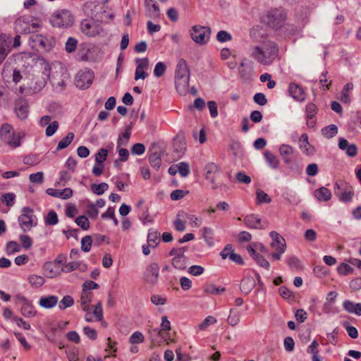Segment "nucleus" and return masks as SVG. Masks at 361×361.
<instances>
[{"label": "nucleus", "mask_w": 361, "mask_h": 361, "mask_svg": "<svg viewBox=\"0 0 361 361\" xmlns=\"http://www.w3.org/2000/svg\"><path fill=\"white\" fill-rule=\"evenodd\" d=\"M279 54L277 45L273 42H265L253 47L252 56L260 64L268 66L273 63Z\"/></svg>", "instance_id": "f257e3e1"}, {"label": "nucleus", "mask_w": 361, "mask_h": 361, "mask_svg": "<svg viewBox=\"0 0 361 361\" xmlns=\"http://www.w3.org/2000/svg\"><path fill=\"white\" fill-rule=\"evenodd\" d=\"M286 18L287 13L281 7L270 8L264 11L260 16L261 22L274 30L281 28Z\"/></svg>", "instance_id": "f03ea898"}, {"label": "nucleus", "mask_w": 361, "mask_h": 361, "mask_svg": "<svg viewBox=\"0 0 361 361\" xmlns=\"http://www.w3.org/2000/svg\"><path fill=\"white\" fill-rule=\"evenodd\" d=\"M190 68L183 59L178 61L175 72L176 89L179 94L185 95L189 91Z\"/></svg>", "instance_id": "7ed1b4c3"}, {"label": "nucleus", "mask_w": 361, "mask_h": 361, "mask_svg": "<svg viewBox=\"0 0 361 361\" xmlns=\"http://www.w3.org/2000/svg\"><path fill=\"white\" fill-rule=\"evenodd\" d=\"M49 77L52 85L61 90L66 86V82L68 80L69 75L65 67L58 64L51 68Z\"/></svg>", "instance_id": "20e7f679"}, {"label": "nucleus", "mask_w": 361, "mask_h": 361, "mask_svg": "<svg viewBox=\"0 0 361 361\" xmlns=\"http://www.w3.org/2000/svg\"><path fill=\"white\" fill-rule=\"evenodd\" d=\"M74 22V17L71 11L63 9L55 12L50 18V23L54 27H68Z\"/></svg>", "instance_id": "39448f33"}, {"label": "nucleus", "mask_w": 361, "mask_h": 361, "mask_svg": "<svg viewBox=\"0 0 361 361\" xmlns=\"http://www.w3.org/2000/svg\"><path fill=\"white\" fill-rule=\"evenodd\" d=\"M211 33L209 27L200 25H193L190 30L192 39L200 45H204L209 42Z\"/></svg>", "instance_id": "423d86ee"}, {"label": "nucleus", "mask_w": 361, "mask_h": 361, "mask_svg": "<svg viewBox=\"0 0 361 361\" xmlns=\"http://www.w3.org/2000/svg\"><path fill=\"white\" fill-rule=\"evenodd\" d=\"M334 192L339 200L344 202L351 201L354 195L353 188L348 183L343 180H338L336 182Z\"/></svg>", "instance_id": "0eeeda50"}, {"label": "nucleus", "mask_w": 361, "mask_h": 361, "mask_svg": "<svg viewBox=\"0 0 361 361\" xmlns=\"http://www.w3.org/2000/svg\"><path fill=\"white\" fill-rule=\"evenodd\" d=\"M0 134L2 140L13 147L20 146V139L24 136V135L20 136V134L16 135L13 127L8 123L2 125Z\"/></svg>", "instance_id": "6e6552de"}, {"label": "nucleus", "mask_w": 361, "mask_h": 361, "mask_svg": "<svg viewBox=\"0 0 361 361\" xmlns=\"http://www.w3.org/2000/svg\"><path fill=\"white\" fill-rule=\"evenodd\" d=\"M30 42L32 48L37 50L49 51L54 44V39L39 34H33L30 37Z\"/></svg>", "instance_id": "1a4fd4ad"}, {"label": "nucleus", "mask_w": 361, "mask_h": 361, "mask_svg": "<svg viewBox=\"0 0 361 361\" xmlns=\"http://www.w3.org/2000/svg\"><path fill=\"white\" fill-rule=\"evenodd\" d=\"M94 77V73L90 69L80 70L75 75V85L80 89H87L92 85Z\"/></svg>", "instance_id": "9d476101"}, {"label": "nucleus", "mask_w": 361, "mask_h": 361, "mask_svg": "<svg viewBox=\"0 0 361 361\" xmlns=\"http://www.w3.org/2000/svg\"><path fill=\"white\" fill-rule=\"evenodd\" d=\"M22 212L23 213L18 216V222L20 228L24 232H26L36 225V223L34 222L35 216L33 214V209L30 207H23Z\"/></svg>", "instance_id": "9b49d317"}, {"label": "nucleus", "mask_w": 361, "mask_h": 361, "mask_svg": "<svg viewBox=\"0 0 361 361\" xmlns=\"http://www.w3.org/2000/svg\"><path fill=\"white\" fill-rule=\"evenodd\" d=\"M80 30L88 37H94L102 32V25L93 19H84L80 23Z\"/></svg>", "instance_id": "f8f14e48"}, {"label": "nucleus", "mask_w": 361, "mask_h": 361, "mask_svg": "<svg viewBox=\"0 0 361 361\" xmlns=\"http://www.w3.org/2000/svg\"><path fill=\"white\" fill-rule=\"evenodd\" d=\"M204 171L206 179L213 185L212 188H217L220 185L218 180L221 176L219 166L214 163H209L205 166Z\"/></svg>", "instance_id": "ddd939ff"}, {"label": "nucleus", "mask_w": 361, "mask_h": 361, "mask_svg": "<svg viewBox=\"0 0 361 361\" xmlns=\"http://www.w3.org/2000/svg\"><path fill=\"white\" fill-rule=\"evenodd\" d=\"M150 154L149 161L152 167L157 170L159 169L161 164V155L164 152L163 149L157 145H153L149 149Z\"/></svg>", "instance_id": "4468645a"}, {"label": "nucleus", "mask_w": 361, "mask_h": 361, "mask_svg": "<svg viewBox=\"0 0 361 361\" xmlns=\"http://www.w3.org/2000/svg\"><path fill=\"white\" fill-rule=\"evenodd\" d=\"M159 276V267L157 263L150 264L147 268L145 275V281L149 284L154 285Z\"/></svg>", "instance_id": "2eb2a0df"}, {"label": "nucleus", "mask_w": 361, "mask_h": 361, "mask_svg": "<svg viewBox=\"0 0 361 361\" xmlns=\"http://www.w3.org/2000/svg\"><path fill=\"white\" fill-rule=\"evenodd\" d=\"M269 235L272 239L270 244L271 248L280 252H285L286 247L285 239L276 231H271Z\"/></svg>", "instance_id": "dca6fc26"}, {"label": "nucleus", "mask_w": 361, "mask_h": 361, "mask_svg": "<svg viewBox=\"0 0 361 361\" xmlns=\"http://www.w3.org/2000/svg\"><path fill=\"white\" fill-rule=\"evenodd\" d=\"M15 110L17 116L20 119L24 120L27 118L29 112V105L27 101L23 98H19L16 102Z\"/></svg>", "instance_id": "f3484780"}, {"label": "nucleus", "mask_w": 361, "mask_h": 361, "mask_svg": "<svg viewBox=\"0 0 361 361\" xmlns=\"http://www.w3.org/2000/svg\"><path fill=\"white\" fill-rule=\"evenodd\" d=\"M307 116V125L309 128H314L316 125L315 116L318 112V108L314 103H308L305 109Z\"/></svg>", "instance_id": "a211bd4d"}, {"label": "nucleus", "mask_w": 361, "mask_h": 361, "mask_svg": "<svg viewBox=\"0 0 361 361\" xmlns=\"http://www.w3.org/2000/svg\"><path fill=\"white\" fill-rule=\"evenodd\" d=\"M289 93L290 95L295 100L298 102H302L305 99V92L303 88L299 85L291 82L289 85Z\"/></svg>", "instance_id": "6ab92c4d"}, {"label": "nucleus", "mask_w": 361, "mask_h": 361, "mask_svg": "<svg viewBox=\"0 0 361 361\" xmlns=\"http://www.w3.org/2000/svg\"><path fill=\"white\" fill-rule=\"evenodd\" d=\"M145 7L147 15L152 18H157L160 16V10L155 0H145Z\"/></svg>", "instance_id": "aec40b11"}, {"label": "nucleus", "mask_w": 361, "mask_h": 361, "mask_svg": "<svg viewBox=\"0 0 361 361\" xmlns=\"http://www.w3.org/2000/svg\"><path fill=\"white\" fill-rule=\"evenodd\" d=\"M46 192L52 197H60L64 200L68 199L73 195V191L71 188H65L62 190H59L54 188H48Z\"/></svg>", "instance_id": "412c9836"}, {"label": "nucleus", "mask_w": 361, "mask_h": 361, "mask_svg": "<svg viewBox=\"0 0 361 361\" xmlns=\"http://www.w3.org/2000/svg\"><path fill=\"white\" fill-rule=\"evenodd\" d=\"M44 270L47 277L54 278L60 275L63 269L57 266L56 263L48 262L44 266Z\"/></svg>", "instance_id": "4be33fe9"}, {"label": "nucleus", "mask_w": 361, "mask_h": 361, "mask_svg": "<svg viewBox=\"0 0 361 361\" xmlns=\"http://www.w3.org/2000/svg\"><path fill=\"white\" fill-rule=\"evenodd\" d=\"M23 304L21 307V314L27 318H32L36 315V311L34 310V307L24 297L19 298Z\"/></svg>", "instance_id": "5701e85b"}, {"label": "nucleus", "mask_w": 361, "mask_h": 361, "mask_svg": "<svg viewBox=\"0 0 361 361\" xmlns=\"http://www.w3.org/2000/svg\"><path fill=\"white\" fill-rule=\"evenodd\" d=\"M58 298L55 295H49L47 297H42L39 299V305L45 308V309H50L56 306V305L58 303Z\"/></svg>", "instance_id": "b1692460"}, {"label": "nucleus", "mask_w": 361, "mask_h": 361, "mask_svg": "<svg viewBox=\"0 0 361 361\" xmlns=\"http://www.w3.org/2000/svg\"><path fill=\"white\" fill-rule=\"evenodd\" d=\"M9 44L10 42L6 39L5 36L0 35V64L10 51Z\"/></svg>", "instance_id": "393cba45"}, {"label": "nucleus", "mask_w": 361, "mask_h": 361, "mask_svg": "<svg viewBox=\"0 0 361 361\" xmlns=\"http://www.w3.org/2000/svg\"><path fill=\"white\" fill-rule=\"evenodd\" d=\"M343 306L348 312L361 316V303H354L352 301L345 300Z\"/></svg>", "instance_id": "a878e982"}, {"label": "nucleus", "mask_w": 361, "mask_h": 361, "mask_svg": "<svg viewBox=\"0 0 361 361\" xmlns=\"http://www.w3.org/2000/svg\"><path fill=\"white\" fill-rule=\"evenodd\" d=\"M93 294L91 292H87L86 290L82 291L80 302L82 310L85 312H87L90 310V304L92 301Z\"/></svg>", "instance_id": "bb28decb"}, {"label": "nucleus", "mask_w": 361, "mask_h": 361, "mask_svg": "<svg viewBox=\"0 0 361 361\" xmlns=\"http://www.w3.org/2000/svg\"><path fill=\"white\" fill-rule=\"evenodd\" d=\"M160 233L157 230L150 229L147 235V243L152 248L157 247L159 243Z\"/></svg>", "instance_id": "cd10ccee"}, {"label": "nucleus", "mask_w": 361, "mask_h": 361, "mask_svg": "<svg viewBox=\"0 0 361 361\" xmlns=\"http://www.w3.org/2000/svg\"><path fill=\"white\" fill-rule=\"evenodd\" d=\"M314 196L319 201L326 202L331 198V192L328 188L322 187L314 191Z\"/></svg>", "instance_id": "c85d7f7f"}, {"label": "nucleus", "mask_w": 361, "mask_h": 361, "mask_svg": "<svg viewBox=\"0 0 361 361\" xmlns=\"http://www.w3.org/2000/svg\"><path fill=\"white\" fill-rule=\"evenodd\" d=\"M279 152L286 163L291 162L292 155L293 154V149L291 146L282 145L279 148Z\"/></svg>", "instance_id": "c756f323"}, {"label": "nucleus", "mask_w": 361, "mask_h": 361, "mask_svg": "<svg viewBox=\"0 0 361 361\" xmlns=\"http://www.w3.org/2000/svg\"><path fill=\"white\" fill-rule=\"evenodd\" d=\"M268 222L267 221H264L257 215H250V227L254 228H264L267 226Z\"/></svg>", "instance_id": "7c9ffc66"}, {"label": "nucleus", "mask_w": 361, "mask_h": 361, "mask_svg": "<svg viewBox=\"0 0 361 361\" xmlns=\"http://www.w3.org/2000/svg\"><path fill=\"white\" fill-rule=\"evenodd\" d=\"M271 202V197L262 190L257 189L256 190V204L259 205L261 204H269Z\"/></svg>", "instance_id": "2f4dec72"}, {"label": "nucleus", "mask_w": 361, "mask_h": 361, "mask_svg": "<svg viewBox=\"0 0 361 361\" xmlns=\"http://www.w3.org/2000/svg\"><path fill=\"white\" fill-rule=\"evenodd\" d=\"M187 260V257L182 258L173 257L171 264L175 269L183 271L186 269Z\"/></svg>", "instance_id": "473e14b6"}, {"label": "nucleus", "mask_w": 361, "mask_h": 361, "mask_svg": "<svg viewBox=\"0 0 361 361\" xmlns=\"http://www.w3.org/2000/svg\"><path fill=\"white\" fill-rule=\"evenodd\" d=\"M264 157L269 165L273 169H277L279 165V161L277 157L269 151L264 152Z\"/></svg>", "instance_id": "72a5a7b5"}, {"label": "nucleus", "mask_w": 361, "mask_h": 361, "mask_svg": "<svg viewBox=\"0 0 361 361\" xmlns=\"http://www.w3.org/2000/svg\"><path fill=\"white\" fill-rule=\"evenodd\" d=\"M353 89V85L351 82L347 83L341 92L340 99L343 103H348L350 100L349 92Z\"/></svg>", "instance_id": "f704fd0d"}, {"label": "nucleus", "mask_w": 361, "mask_h": 361, "mask_svg": "<svg viewBox=\"0 0 361 361\" xmlns=\"http://www.w3.org/2000/svg\"><path fill=\"white\" fill-rule=\"evenodd\" d=\"M28 281L32 287L39 288L44 283L45 280L41 276L33 274L28 277Z\"/></svg>", "instance_id": "c9c22d12"}, {"label": "nucleus", "mask_w": 361, "mask_h": 361, "mask_svg": "<svg viewBox=\"0 0 361 361\" xmlns=\"http://www.w3.org/2000/svg\"><path fill=\"white\" fill-rule=\"evenodd\" d=\"M73 133H68L67 135L63 137L58 144L57 149L61 150L67 147L73 140Z\"/></svg>", "instance_id": "e433bc0d"}, {"label": "nucleus", "mask_w": 361, "mask_h": 361, "mask_svg": "<svg viewBox=\"0 0 361 361\" xmlns=\"http://www.w3.org/2000/svg\"><path fill=\"white\" fill-rule=\"evenodd\" d=\"M322 133L326 138H331L337 134L338 128L336 125L332 124L324 128Z\"/></svg>", "instance_id": "4c0bfd02"}, {"label": "nucleus", "mask_w": 361, "mask_h": 361, "mask_svg": "<svg viewBox=\"0 0 361 361\" xmlns=\"http://www.w3.org/2000/svg\"><path fill=\"white\" fill-rule=\"evenodd\" d=\"M108 188H109V185L106 183H102L98 185H97V184L91 185L92 191L97 195H102Z\"/></svg>", "instance_id": "58836bf2"}, {"label": "nucleus", "mask_w": 361, "mask_h": 361, "mask_svg": "<svg viewBox=\"0 0 361 361\" xmlns=\"http://www.w3.org/2000/svg\"><path fill=\"white\" fill-rule=\"evenodd\" d=\"M259 251L262 253L267 252V249L264 245L259 243H252L250 245V255H255L259 254L257 252Z\"/></svg>", "instance_id": "ea45409f"}, {"label": "nucleus", "mask_w": 361, "mask_h": 361, "mask_svg": "<svg viewBox=\"0 0 361 361\" xmlns=\"http://www.w3.org/2000/svg\"><path fill=\"white\" fill-rule=\"evenodd\" d=\"M74 303V300L71 295L64 296L59 303V308L63 310L71 307Z\"/></svg>", "instance_id": "a19ab883"}, {"label": "nucleus", "mask_w": 361, "mask_h": 361, "mask_svg": "<svg viewBox=\"0 0 361 361\" xmlns=\"http://www.w3.org/2000/svg\"><path fill=\"white\" fill-rule=\"evenodd\" d=\"M240 322L239 312L235 309H231L228 322L231 326H235Z\"/></svg>", "instance_id": "79ce46f5"}, {"label": "nucleus", "mask_w": 361, "mask_h": 361, "mask_svg": "<svg viewBox=\"0 0 361 361\" xmlns=\"http://www.w3.org/2000/svg\"><path fill=\"white\" fill-rule=\"evenodd\" d=\"M75 222L82 230L86 231L90 228V221H89L87 217L85 215H81V216H79L78 217H77L75 220Z\"/></svg>", "instance_id": "37998d69"}, {"label": "nucleus", "mask_w": 361, "mask_h": 361, "mask_svg": "<svg viewBox=\"0 0 361 361\" xmlns=\"http://www.w3.org/2000/svg\"><path fill=\"white\" fill-rule=\"evenodd\" d=\"M20 250V245L16 241H9L6 247V252L8 255H12Z\"/></svg>", "instance_id": "c03bdc74"}, {"label": "nucleus", "mask_w": 361, "mask_h": 361, "mask_svg": "<svg viewBox=\"0 0 361 361\" xmlns=\"http://www.w3.org/2000/svg\"><path fill=\"white\" fill-rule=\"evenodd\" d=\"M288 264L292 269L300 270L302 269V266L300 260L295 257H290L287 259Z\"/></svg>", "instance_id": "a18cd8bd"}, {"label": "nucleus", "mask_w": 361, "mask_h": 361, "mask_svg": "<svg viewBox=\"0 0 361 361\" xmlns=\"http://www.w3.org/2000/svg\"><path fill=\"white\" fill-rule=\"evenodd\" d=\"M92 240L90 235H86L81 240V249L82 251L87 252L92 247Z\"/></svg>", "instance_id": "49530a36"}, {"label": "nucleus", "mask_w": 361, "mask_h": 361, "mask_svg": "<svg viewBox=\"0 0 361 361\" xmlns=\"http://www.w3.org/2000/svg\"><path fill=\"white\" fill-rule=\"evenodd\" d=\"M107 155V149L104 148L100 149L95 155V161L97 164H103V162L106 159Z\"/></svg>", "instance_id": "de8ad7c7"}, {"label": "nucleus", "mask_w": 361, "mask_h": 361, "mask_svg": "<svg viewBox=\"0 0 361 361\" xmlns=\"http://www.w3.org/2000/svg\"><path fill=\"white\" fill-rule=\"evenodd\" d=\"M35 84L30 85V88L33 90L34 92L40 91L46 85V80L44 78H35Z\"/></svg>", "instance_id": "09e8293b"}, {"label": "nucleus", "mask_w": 361, "mask_h": 361, "mask_svg": "<svg viewBox=\"0 0 361 361\" xmlns=\"http://www.w3.org/2000/svg\"><path fill=\"white\" fill-rule=\"evenodd\" d=\"M166 66L163 62H158L154 69V74L156 77H161L166 72Z\"/></svg>", "instance_id": "8fccbe9b"}, {"label": "nucleus", "mask_w": 361, "mask_h": 361, "mask_svg": "<svg viewBox=\"0 0 361 361\" xmlns=\"http://www.w3.org/2000/svg\"><path fill=\"white\" fill-rule=\"evenodd\" d=\"M230 149L235 157H240L243 154L241 146L238 142H233L230 145Z\"/></svg>", "instance_id": "3c124183"}, {"label": "nucleus", "mask_w": 361, "mask_h": 361, "mask_svg": "<svg viewBox=\"0 0 361 361\" xmlns=\"http://www.w3.org/2000/svg\"><path fill=\"white\" fill-rule=\"evenodd\" d=\"M225 290L226 289L224 288H219L216 287L214 285L209 284L207 286H205L204 291L208 294L216 295L220 293L224 292Z\"/></svg>", "instance_id": "603ef678"}, {"label": "nucleus", "mask_w": 361, "mask_h": 361, "mask_svg": "<svg viewBox=\"0 0 361 361\" xmlns=\"http://www.w3.org/2000/svg\"><path fill=\"white\" fill-rule=\"evenodd\" d=\"M16 195L13 193H6L1 196V201L8 207L14 204Z\"/></svg>", "instance_id": "864d4df0"}, {"label": "nucleus", "mask_w": 361, "mask_h": 361, "mask_svg": "<svg viewBox=\"0 0 361 361\" xmlns=\"http://www.w3.org/2000/svg\"><path fill=\"white\" fill-rule=\"evenodd\" d=\"M178 168L180 175L183 177H186L190 172L189 165L185 162H180L176 166Z\"/></svg>", "instance_id": "5fc2aeb1"}, {"label": "nucleus", "mask_w": 361, "mask_h": 361, "mask_svg": "<svg viewBox=\"0 0 361 361\" xmlns=\"http://www.w3.org/2000/svg\"><path fill=\"white\" fill-rule=\"evenodd\" d=\"M45 222L48 225H55L58 223V216L55 212L50 211L45 219Z\"/></svg>", "instance_id": "6e6d98bb"}, {"label": "nucleus", "mask_w": 361, "mask_h": 361, "mask_svg": "<svg viewBox=\"0 0 361 361\" xmlns=\"http://www.w3.org/2000/svg\"><path fill=\"white\" fill-rule=\"evenodd\" d=\"M58 128H59V123L57 121H54L50 123L46 128V131H45L46 135L47 137L52 136L56 132Z\"/></svg>", "instance_id": "4d7b16f0"}, {"label": "nucleus", "mask_w": 361, "mask_h": 361, "mask_svg": "<svg viewBox=\"0 0 361 361\" xmlns=\"http://www.w3.org/2000/svg\"><path fill=\"white\" fill-rule=\"evenodd\" d=\"M204 271V267L200 265H192L189 267L188 272L195 276H200L203 274Z\"/></svg>", "instance_id": "13d9d810"}, {"label": "nucleus", "mask_w": 361, "mask_h": 361, "mask_svg": "<svg viewBox=\"0 0 361 361\" xmlns=\"http://www.w3.org/2000/svg\"><path fill=\"white\" fill-rule=\"evenodd\" d=\"M189 192L188 190L184 191L183 190H175L171 193L170 197L173 200H178L184 197Z\"/></svg>", "instance_id": "bf43d9fd"}, {"label": "nucleus", "mask_w": 361, "mask_h": 361, "mask_svg": "<svg viewBox=\"0 0 361 361\" xmlns=\"http://www.w3.org/2000/svg\"><path fill=\"white\" fill-rule=\"evenodd\" d=\"M29 180L31 183L41 184L44 180V173L42 172L32 173L29 176Z\"/></svg>", "instance_id": "052dcab7"}, {"label": "nucleus", "mask_w": 361, "mask_h": 361, "mask_svg": "<svg viewBox=\"0 0 361 361\" xmlns=\"http://www.w3.org/2000/svg\"><path fill=\"white\" fill-rule=\"evenodd\" d=\"M216 39L220 42H225L231 40V35L225 30L219 31L216 35Z\"/></svg>", "instance_id": "680f3d73"}, {"label": "nucleus", "mask_w": 361, "mask_h": 361, "mask_svg": "<svg viewBox=\"0 0 361 361\" xmlns=\"http://www.w3.org/2000/svg\"><path fill=\"white\" fill-rule=\"evenodd\" d=\"M145 337L143 334L139 331L133 333L130 337V342L133 344L141 343L144 341Z\"/></svg>", "instance_id": "e2e57ef3"}, {"label": "nucleus", "mask_w": 361, "mask_h": 361, "mask_svg": "<svg viewBox=\"0 0 361 361\" xmlns=\"http://www.w3.org/2000/svg\"><path fill=\"white\" fill-rule=\"evenodd\" d=\"M216 322V319L212 316H208L204 320L199 324V329L200 330H204L212 324Z\"/></svg>", "instance_id": "0e129e2a"}, {"label": "nucleus", "mask_w": 361, "mask_h": 361, "mask_svg": "<svg viewBox=\"0 0 361 361\" xmlns=\"http://www.w3.org/2000/svg\"><path fill=\"white\" fill-rule=\"evenodd\" d=\"M254 102L260 105V106H264L267 103V99L266 98V96L263 93H257L253 97Z\"/></svg>", "instance_id": "69168bd1"}, {"label": "nucleus", "mask_w": 361, "mask_h": 361, "mask_svg": "<svg viewBox=\"0 0 361 361\" xmlns=\"http://www.w3.org/2000/svg\"><path fill=\"white\" fill-rule=\"evenodd\" d=\"M337 271H338L339 274L343 275V276H346L349 273L352 272L353 269L348 264H345V263H342L341 264H340L338 267Z\"/></svg>", "instance_id": "338daca9"}, {"label": "nucleus", "mask_w": 361, "mask_h": 361, "mask_svg": "<svg viewBox=\"0 0 361 361\" xmlns=\"http://www.w3.org/2000/svg\"><path fill=\"white\" fill-rule=\"evenodd\" d=\"M77 40L75 38L69 37L66 43V50L68 53L74 51L76 49Z\"/></svg>", "instance_id": "774afa93"}]
</instances>
